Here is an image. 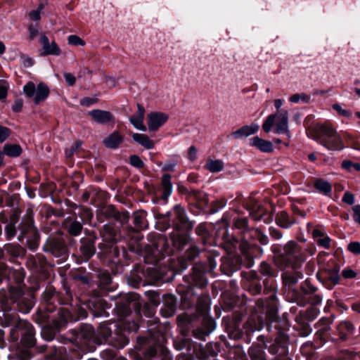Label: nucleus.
<instances>
[{"mask_svg":"<svg viewBox=\"0 0 360 360\" xmlns=\"http://www.w3.org/2000/svg\"><path fill=\"white\" fill-rule=\"evenodd\" d=\"M117 326L125 333L136 332L139 327L137 323L134 321H131L129 318H126L121 321Z\"/></svg>","mask_w":360,"mask_h":360,"instance_id":"obj_45","label":"nucleus"},{"mask_svg":"<svg viewBox=\"0 0 360 360\" xmlns=\"http://www.w3.org/2000/svg\"><path fill=\"white\" fill-rule=\"evenodd\" d=\"M116 209L112 205H108L103 207L101 211L100 214L102 217H104L105 219H111L115 217L116 214Z\"/></svg>","mask_w":360,"mask_h":360,"instance_id":"obj_54","label":"nucleus"},{"mask_svg":"<svg viewBox=\"0 0 360 360\" xmlns=\"http://www.w3.org/2000/svg\"><path fill=\"white\" fill-rule=\"evenodd\" d=\"M176 321L179 326L186 327L191 321V318L188 314L183 313L177 316Z\"/></svg>","mask_w":360,"mask_h":360,"instance_id":"obj_58","label":"nucleus"},{"mask_svg":"<svg viewBox=\"0 0 360 360\" xmlns=\"http://www.w3.org/2000/svg\"><path fill=\"white\" fill-rule=\"evenodd\" d=\"M289 101L291 102V103H299L300 101H302V102L304 103H309V101H310V97L309 96H308L307 94L305 93H302V94H295L293 95H292L290 98H289Z\"/></svg>","mask_w":360,"mask_h":360,"instance_id":"obj_55","label":"nucleus"},{"mask_svg":"<svg viewBox=\"0 0 360 360\" xmlns=\"http://www.w3.org/2000/svg\"><path fill=\"white\" fill-rule=\"evenodd\" d=\"M66 228L70 235L72 236H79L82 231V224L77 220L67 221Z\"/></svg>","mask_w":360,"mask_h":360,"instance_id":"obj_46","label":"nucleus"},{"mask_svg":"<svg viewBox=\"0 0 360 360\" xmlns=\"http://www.w3.org/2000/svg\"><path fill=\"white\" fill-rule=\"evenodd\" d=\"M338 330L340 333V338L345 340L347 335L353 333L354 327L350 321H344L339 323Z\"/></svg>","mask_w":360,"mask_h":360,"instance_id":"obj_44","label":"nucleus"},{"mask_svg":"<svg viewBox=\"0 0 360 360\" xmlns=\"http://www.w3.org/2000/svg\"><path fill=\"white\" fill-rule=\"evenodd\" d=\"M163 307L160 309L161 314L166 318L171 317L175 314L176 308V298L171 294L162 297Z\"/></svg>","mask_w":360,"mask_h":360,"instance_id":"obj_19","label":"nucleus"},{"mask_svg":"<svg viewBox=\"0 0 360 360\" xmlns=\"http://www.w3.org/2000/svg\"><path fill=\"white\" fill-rule=\"evenodd\" d=\"M145 109L141 104H137V112L130 118V122L137 129L145 131L146 127L143 124Z\"/></svg>","mask_w":360,"mask_h":360,"instance_id":"obj_21","label":"nucleus"},{"mask_svg":"<svg viewBox=\"0 0 360 360\" xmlns=\"http://www.w3.org/2000/svg\"><path fill=\"white\" fill-rule=\"evenodd\" d=\"M83 306H64L60 308L58 313L60 322H57V328L64 327L68 322L77 321L79 319H85L87 316L86 307Z\"/></svg>","mask_w":360,"mask_h":360,"instance_id":"obj_9","label":"nucleus"},{"mask_svg":"<svg viewBox=\"0 0 360 360\" xmlns=\"http://www.w3.org/2000/svg\"><path fill=\"white\" fill-rule=\"evenodd\" d=\"M330 238L327 236H323L321 238H317L316 242L319 246L323 247L326 249L330 248Z\"/></svg>","mask_w":360,"mask_h":360,"instance_id":"obj_63","label":"nucleus"},{"mask_svg":"<svg viewBox=\"0 0 360 360\" xmlns=\"http://www.w3.org/2000/svg\"><path fill=\"white\" fill-rule=\"evenodd\" d=\"M170 238L173 245L178 250L182 249L190 241V237L187 233H173Z\"/></svg>","mask_w":360,"mask_h":360,"instance_id":"obj_31","label":"nucleus"},{"mask_svg":"<svg viewBox=\"0 0 360 360\" xmlns=\"http://www.w3.org/2000/svg\"><path fill=\"white\" fill-rule=\"evenodd\" d=\"M60 319L59 316L58 319L53 320V328H44L41 332L42 338L48 341H51L53 339L56 332L59 331L63 327L57 328V322H60Z\"/></svg>","mask_w":360,"mask_h":360,"instance_id":"obj_41","label":"nucleus"},{"mask_svg":"<svg viewBox=\"0 0 360 360\" xmlns=\"http://www.w3.org/2000/svg\"><path fill=\"white\" fill-rule=\"evenodd\" d=\"M123 136L118 131H114L104 140V145L109 148L115 149L122 142Z\"/></svg>","mask_w":360,"mask_h":360,"instance_id":"obj_33","label":"nucleus"},{"mask_svg":"<svg viewBox=\"0 0 360 360\" xmlns=\"http://www.w3.org/2000/svg\"><path fill=\"white\" fill-rule=\"evenodd\" d=\"M146 215L147 213L143 210H139L134 213V224L137 229H144L148 228Z\"/></svg>","mask_w":360,"mask_h":360,"instance_id":"obj_38","label":"nucleus"},{"mask_svg":"<svg viewBox=\"0 0 360 360\" xmlns=\"http://www.w3.org/2000/svg\"><path fill=\"white\" fill-rule=\"evenodd\" d=\"M245 287L252 295H257L262 290V285L257 279L248 281L245 284Z\"/></svg>","mask_w":360,"mask_h":360,"instance_id":"obj_51","label":"nucleus"},{"mask_svg":"<svg viewBox=\"0 0 360 360\" xmlns=\"http://www.w3.org/2000/svg\"><path fill=\"white\" fill-rule=\"evenodd\" d=\"M248 354L251 360H266L264 348L259 345H252L248 350Z\"/></svg>","mask_w":360,"mask_h":360,"instance_id":"obj_37","label":"nucleus"},{"mask_svg":"<svg viewBox=\"0 0 360 360\" xmlns=\"http://www.w3.org/2000/svg\"><path fill=\"white\" fill-rule=\"evenodd\" d=\"M145 272L148 274L150 278L154 281H158L162 278L160 273L153 267H148L146 269Z\"/></svg>","mask_w":360,"mask_h":360,"instance_id":"obj_59","label":"nucleus"},{"mask_svg":"<svg viewBox=\"0 0 360 360\" xmlns=\"http://www.w3.org/2000/svg\"><path fill=\"white\" fill-rule=\"evenodd\" d=\"M43 250L56 257H63L67 252L65 242L60 237H49L44 245Z\"/></svg>","mask_w":360,"mask_h":360,"instance_id":"obj_13","label":"nucleus"},{"mask_svg":"<svg viewBox=\"0 0 360 360\" xmlns=\"http://www.w3.org/2000/svg\"><path fill=\"white\" fill-rule=\"evenodd\" d=\"M170 212H167L166 214H158L155 216L158 222L156 224L157 229L164 231L170 227L171 224L169 219Z\"/></svg>","mask_w":360,"mask_h":360,"instance_id":"obj_40","label":"nucleus"},{"mask_svg":"<svg viewBox=\"0 0 360 360\" xmlns=\"http://www.w3.org/2000/svg\"><path fill=\"white\" fill-rule=\"evenodd\" d=\"M68 44L74 46H84L85 42L77 35H70L68 38Z\"/></svg>","mask_w":360,"mask_h":360,"instance_id":"obj_62","label":"nucleus"},{"mask_svg":"<svg viewBox=\"0 0 360 360\" xmlns=\"http://www.w3.org/2000/svg\"><path fill=\"white\" fill-rule=\"evenodd\" d=\"M129 343V339L125 334V332L121 330L120 328L115 331V334L109 340V344L117 347L123 348Z\"/></svg>","mask_w":360,"mask_h":360,"instance_id":"obj_27","label":"nucleus"},{"mask_svg":"<svg viewBox=\"0 0 360 360\" xmlns=\"http://www.w3.org/2000/svg\"><path fill=\"white\" fill-rule=\"evenodd\" d=\"M307 133L309 137L330 150H340L344 148L340 135L328 124H316Z\"/></svg>","mask_w":360,"mask_h":360,"instance_id":"obj_4","label":"nucleus"},{"mask_svg":"<svg viewBox=\"0 0 360 360\" xmlns=\"http://www.w3.org/2000/svg\"><path fill=\"white\" fill-rule=\"evenodd\" d=\"M103 240L108 243H115L116 241V232L110 225H105L101 233Z\"/></svg>","mask_w":360,"mask_h":360,"instance_id":"obj_50","label":"nucleus"},{"mask_svg":"<svg viewBox=\"0 0 360 360\" xmlns=\"http://www.w3.org/2000/svg\"><path fill=\"white\" fill-rule=\"evenodd\" d=\"M67 349L64 347H50L48 350L47 358L49 360H67L68 356L65 354Z\"/></svg>","mask_w":360,"mask_h":360,"instance_id":"obj_30","label":"nucleus"},{"mask_svg":"<svg viewBox=\"0 0 360 360\" xmlns=\"http://www.w3.org/2000/svg\"><path fill=\"white\" fill-rule=\"evenodd\" d=\"M250 145L263 153H271L274 150L273 143L270 141L264 140L259 136L250 139Z\"/></svg>","mask_w":360,"mask_h":360,"instance_id":"obj_25","label":"nucleus"},{"mask_svg":"<svg viewBox=\"0 0 360 360\" xmlns=\"http://www.w3.org/2000/svg\"><path fill=\"white\" fill-rule=\"evenodd\" d=\"M0 276L6 278L11 283L13 282L15 285L14 288L22 289V284L25 278L24 269L18 266L17 269L9 268L6 264L0 262Z\"/></svg>","mask_w":360,"mask_h":360,"instance_id":"obj_12","label":"nucleus"},{"mask_svg":"<svg viewBox=\"0 0 360 360\" xmlns=\"http://www.w3.org/2000/svg\"><path fill=\"white\" fill-rule=\"evenodd\" d=\"M171 179H172V176L169 174H165L162 176L161 186H162V193L161 198L164 200H167L168 197L172 193V184L171 181Z\"/></svg>","mask_w":360,"mask_h":360,"instance_id":"obj_32","label":"nucleus"},{"mask_svg":"<svg viewBox=\"0 0 360 360\" xmlns=\"http://www.w3.org/2000/svg\"><path fill=\"white\" fill-rule=\"evenodd\" d=\"M49 95V89L44 83H39L36 89L34 101L35 104H39L40 102L45 101Z\"/></svg>","mask_w":360,"mask_h":360,"instance_id":"obj_36","label":"nucleus"},{"mask_svg":"<svg viewBox=\"0 0 360 360\" xmlns=\"http://www.w3.org/2000/svg\"><path fill=\"white\" fill-rule=\"evenodd\" d=\"M281 278L283 284L288 288H291L302 278V273L300 269H292L291 271H287L283 272L281 275Z\"/></svg>","mask_w":360,"mask_h":360,"instance_id":"obj_24","label":"nucleus"},{"mask_svg":"<svg viewBox=\"0 0 360 360\" xmlns=\"http://www.w3.org/2000/svg\"><path fill=\"white\" fill-rule=\"evenodd\" d=\"M275 221L276 224L283 229H289L296 221L295 219L289 216L285 211L278 212L276 214Z\"/></svg>","mask_w":360,"mask_h":360,"instance_id":"obj_28","label":"nucleus"},{"mask_svg":"<svg viewBox=\"0 0 360 360\" xmlns=\"http://www.w3.org/2000/svg\"><path fill=\"white\" fill-rule=\"evenodd\" d=\"M26 265L39 279H46L49 275L50 266L41 254L30 255Z\"/></svg>","mask_w":360,"mask_h":360,"instance_id":"obj_10","label":"nucleus"},{"mask_svg":"<svg viewBox=\"0 0 360 360\" xmlns=\"http://www.w3.org/2000/svg\"><path fill=\"white\" fill-rule=\"evenodd\" d=\"M275 264L281 269L287 267L291 269H300L309 256L314 254V249L302 246L295 240H289L283 245L273 246Z\"/></svg>","mask_w":360,"mask_h":360,"instance_id":"obj_3","label":"nucleus"},{"mask_svg":"<svg viewBox=\"0 0 360 360\" xmlns=\"http://www.w3.org/2000/svg\"><path fill=\"white\" fill-rule=\"evenodd\" d=\"M148 127L150 131H157L168 120V115L163 112H152L148 115Z\"/></svg>","mask_w":360,"mask_h":360,"instance_id":"obj_17","label":"nucleus"},{"mask_svg":"<svg viewBox=\"0 0 360 360\" xmlns=\"http://www.w3.org/2000/svg\"><path fill=\"white\" fill-rule=\"evenodd\" d=\"M46 4L41 2L35 10H32L29 13L30 18L33 21H39L41 20V13L45 8Z\"/></svg>","mask_w":360,"mask_h":360,"instance_id":"obj_53","label":"nucleus"},{"mask_svg":"<svg viewBox=\"0 0 360 360\" xmlns=\"http://www.w3.org/2000/svg\"><path fill=\"white\" fill-rule=\"evenodd\" d=\"M275 134H285L290 137V131L288 129V115L286 110H281L278 115V123H276L274 129Z\"/></svg>","mask_w":360,"mask_h":360,"instance_id":"obj_22","label":"nucleus"},{"mask_svg":"<svg viewBox=\"0 0 360 360\" xmlns=\"http://www.w3.org/2000/svg\"><path fill=\"white\" fill-rule=\"evenodd\" d=\"M205 168L212 173L221 172L224 169V162L221 160H208Z\"/></svg>","mask_w":360,"mask_h":360,"instance_id":"obj_48","label":"nucleus"},{"mask_svg":"<svg viewBox=\"0 0 360 360\" xmlns=\"http://www.w3.org/2000/svg\"><path fill=\"white\" fill-rule=\"evenodd\" d=\"M191 197H193L197 202L198 207L202 208L205 207L208 203V198L205 193L200 191H193L190 194Z\"/></svg>","mask_w":360,"mask_h":360,"instance_id":"obj_47","label":"nucleus"},{"mask_svg":"<svg viewBox=\"0 0 360 360\" xmlns=\"http://www.w3.org/2000/svg\"><path fill=\"white\" fill-rule=\"evenodd\" d=\"M3 153L9 157H18L21 154L22 148L18 144H6Z\"/></svg>","mask_w":360,"mask_h":360,"instance_id":"obj_49","label":"nucleus"},{"mask_svg":"<svg viewBox=\"0 0 360 360\" xmlns=\"http://www.w3.org/2000/svg\"><path fill=\"white\" fill-rule=\"evenodd\" d=\"M81 252L86 260L91 257L95 253V248L91 243L83 244L80 248Z\"/></svg>","mask_w":360,"mask_h":360,"instance_id":"obj_52","label":"nucleus"},{"mask_svg":"<svg viewBox=\"0 0 360 360\" xmlns=\"http://www.w3.org/2000/svg\"><path fill=\"white\" fill-rule=\"evenodd\" d=\"M342 167L345 169L352 170L354 169L356 171H360V163H354L350 160H345L342 163Z\"/></svg>","mask_w":360,"mask_h":360,"instance_id":"obj_61","label":"nucleus"},{"mask_svg":"<svg viewBox=\"0 0 360 360\" xmlns=\"http://www.w3.org/2000/svg\"><path fill=\"white\" fill-rule=\"evenodd\" d=\"M4 251L9 255L14 257L24 256L25 253V249L16 244H7L4 246Z\"/></svg>","mask_w":360,"mask_h":360,"instance_id":"obj_43","label":"nucleus"},{"mask_svg":"<svg viewBox=\"0 0 360 360\" xmlns=\"http://www.w3.org/2000/svg\"><path fill=\"white\" fill-rule=\"evenodd\" d=\"M259 129V125L257 124H251L250 125H245L238 130L232 133V136L235 139H241L249 136L255 134Z\"/></svg>","mask_w":360,"mask_h":360,"instance_id":"obj_29","label":"nucleus"},{"mask_svg":"<svg viewBox=\"0 0 360 360\" xmlns=\"http://www.w3.org/2000/svg\"><path fill=\"white\" fill-rule=\"evenodd\" d=\"M39 43L41 46L43 52L41 53V56H59L61 53V50L60 47L58 46L56 42L53 40L51 42L49 41L48 37L45 33H41L40 34Z\"/></svg>","mask_w":360,"mask_h":360,"instance_id":"obj_15","label":"nucleus"},{"mask_svg":"<svg viewBox=\"0 0 360 360\" xmlns=\"http://www.w3.org/2000/svg\"><path fill=\"white\" fill-rule=\"evenodd\" d=\"M42 297L46 304V309L49 311H53L56 307L55 305L56 302L60 304L58 294L51 288H49L46 290L42 295Z\"/></svg>","mask_w":360,"mask_h":360,"instance_id":"obj_23","label":"nucleus"},{"mask_svg":"<svg viewBox=\"0 0 360 360\" xmlns=\"http://www.w3.org/2000/svg\"><path fill=\"white\" fill-rule=\"evenodd\" d=\"M11 222L8 224L5 227V233L8 240H11L13 238L16 234V229L15 226V219L13 218L11 219Z\"/></svg>","mask_w":360,"mask_h":360,"instance_id":"obj_56","label":"nucleus"},{"mask_svg":"<svg viewBox=\"0 0 360 360\" xmlns=\"http://www.w3.org/2000/svg\"><path fill=\"white\" fill-rule=\"evenodd\" d=\"M106 302L101 297H92L84 302V307L91 311L94 316H103L106 308Z\"/></svg>","mask_w":360,"mask_h":360,"instance_id":"obj_16","label":"nucleus"},{"mask_svg":"<svg viewBox=\"0 0 360 360\" xmlns=\"http://www.w3.org/2000/svg\"><path fill=\"white\" fill-rule=\"evenodd\" d=\"M112 338L111 329L106 325H101L95 333L91 325H83L76 333L74 345L69 348V355L71 358L80 359L84 353L93 352L96 345L108 342Z\"/></svg>","mask_w":360,"mask_h":360,"instance_id":"obj_2","label":"nucleus"},{"mask_svg":"<svg viewBox=\"0 0 360 360\" xmlns=\"http://www.w3.org/2000/svg\"><path fill=\"white\" fill-rule=\"evenodd\" d=\"M281 111H277L274 114L269 115L262 124V129L264 132H269L273 127L276 126V123H278V115Z\"/></svg>","mask_w":360,"mask_h":360,"instance_id":"obj_42","label":"nucleus"},{"mask_svg":"<svg viewBox=\"0 0 360 360\" xmlns=\"http://www.w3.org/2000/svg\"><path fill=\"white\" fill-rule=\"evenodd\" d=\"M88 114L93 121L98 124H105L115 121L113 115L109 111L96 109L89 111Z\"/></svg>","mask_w":360,"mask_h":360,"instance_id":"obj_20","label":"nucleus"},{"mask_svg":"<svg viewBox=\"0 0 360 360\" xmlns=\"http://www.w3.org/2000/svg\"><path fill=\"white\" fill-rule=\"evenodd\" d=\"M9 297L16 304L17 309L23 313L27 314L34 306V297L30 292H25L20 288L10 286Z\"/></svg>","mask_w":360,"mask_h":360,"instance_id":"obj_7","label":"nucleus"},{"mask_svg":"<svg viewBox=\"0 0 360 360\" xmlns=\"http://www.w3.org/2000/svg\"><path fill=\"white\" fill-rule=\"evenodd\" d=\"M248 219L245 217L234 219V226L238 229L245 230L248 228Z\"/></svg>","mask_w":360,"mask_h":360,"instance_id":"obj_64","label":"nucleus"},{"mask_svg":"<svg viewBox=\"0 0 360 360\" xmlns=\"http://www.w3.org/2000/svg\"><path fill=\"white\" fill-rule=\"evenodd\" d=\"M173 226L176 230L191 229L192 224L188 221L185 209L180 205H176L173 209Z\"/></svg>","mask_w":360,"mask_h":360,"instance_id":"obj_14","label":"nucleus"},{"mask_svg":"<svg viewBox=\"0 0 360 360\" xmlns=\"http://www.w3.org/2000/svg\"><path fill=\"white\" fill-rule=\"evenodd\" d=\"M267 323L266 329L268 332L272 333L274 338V343L269 346V352L273 355H276L274 360H291L288 356L287 341L288 337L283 333V329L281 328L278 321V317L275 320L264 319V322Z\"/></svg>","mask_w":360,"mask_h":360,"instance_id":"obj_5","label":"nucleus"},{"mask_svg":"<svg viewBox=\"0 0 360 360\" xmlns=\"http://www.w3.org/2000/svg\"><path fill=\"white\" fill-rule=\"evenodd\" d=\"M187 278L191 281V284L200 288L205 287L207 284V281L205 277L204 274L200 271L194 269L193 273Z\"/></svg>","mask_w":360,"mask_h":360,"instance_id":"obj_34","label":"nucleus"},{"mask_svg":"<svg viewBox=\"0 0 360 360\" xmlns=\"http://www.w3.org/2000/svg\"><path fill=\"white\" fill-rule=\"evenodd\" d=\"M129 163L131 166L138 169H141L144 166L143 162L136 155H133L129 157Z\"/></svg>","mask_w":360,"mask_h":360,"instance_id":"obj_60","label":"nucleus"},{"mask_svg":"<svg viewBox=\"0 0 360 360\" xmlns=\"http://www.w3.org/2000/svg\"><path fill=\"white\" fill-rule=\"evenodd\" d=\"M133 140L138 143L139 145L146 149H153L155 146V143L146 134L134 133L132 134Z\"/></svg>","mask_w":360,"mask_h":360,"instance_id":"obj_35","label":"nucleus"},{"mask_svg":"<svg viewBox=\"0 0 360 360\" xmlns=\"http://www.w3.org/2000/svg\"><path fill=\"white\" fill-rule=\"evenodd\" d=\"M219 345L217 343H207L205 347H200L197 356L201 359H205L209 356H217L219 352Z\"/></svg>","mask_w":360,"mask_h":360,"instance_id":"obj_26","label":"nucleus"},{"mask_svg":"<svg viewBox=\"0 0 360 360\" xmlns=\"http://www.w3.org/2000/svg\"><path fill=\"white\" fill-rule=\"evenodd\" d=\"M210 308V297L207 294H202L198 298L196 312L198 316H202L200 327L193 330V336L200 340H204L215 328L214 321L207 316Z\"/></svg>","mask_w":360,"mask_h":360,"instance_id":"obj_6","label":"nucleus"},{"mask_svg":"<svg viewBox=\"0 0 360 360\" xmlns=\"http://www.w3.org/2000/svg\"><path fill=\"white\" fill-rule=\"evenodd\" d=\"M259 271L262 276H268L264 281V293L268 297L265 300L259 299L256 302L253 312L244 326L246 331L249 333L262 329L264 325V319L275 320L277 316L276 293L274 281L277 272L265 262L260 264Z\"/></svg>","mask_w":360,"mask_h":360,"instance_id":"obj_1","label":"nucleus"},{"mask_svg":"<svg viewBox=\"0 0 360 360\" xmlns=\"http://www.w3.org/2000/svg\"><path fill=\"white\" fill-rule=\"evenodd\" d=\"M314 186L317 191L325 195H328L331 193L332 186L326 180L316 179L314 182Z\"/></svg>","mask_w":360,"mask_h":360,"instance_id":"obj_39","label":"nucleus"},{"mask_svg":"<svg viewBox=\"0 0 360 360\" xmlns=\"http://www.w3.org/2000/svg\"><path fill=\"white\" fill-rule=\"evenodd\" d=\"M37 87L32 82H29L23 87V91L28 98L34 97Z\"/></svg>","mask_w":360,"mask_h":360,"instance_id":"obj_57","label":"nucleus"},{"mask_svg":"<svg viewBox=\"0 0 360 360\" xmlns=\"http://www.w3.org/2000/svg\"><path fill=\"white\" fill-rule=\"evenodd\" d=\"M20 230L18 240L22 241L25 239L27 247L32 250H36L39 243V235L31 216H27L26 221L20 225Z\"/></svg>","mask_w":360,"mask_h":360,"instance_id":"obj_8","label":"nucleus"},{"mask_svg":"<svg viewBox=\"0 0 360 360\" xmlns=\"http://www.w3.org/2000/svg\"><path fill=\"white\" fill-rule=\"evenodd\" d=\"M21 331V342L26 347H32L35 346L34 329L32 324L28 321L19 319L15 323L12 333Z\"/></svg>","mask_w":360,"mask_h":360,"instance_id":"obj_11","label":"nucleus"},{"mask_svg":"<svg viewBox=\"0 0 360 360\" xmlns=\"http://www.w3.org/2000/svg\"><path fill=\"white\" fill-rule=\"evenodd\" d=\"M251 218L255 221H263L265 224H269L273 221V215L268 212L261 205H254L250 210Z\"/></svg>","mask_w":360,"mask_h":360,"instance_id":"obj_18","label":"nucleus"}]
</instances>
